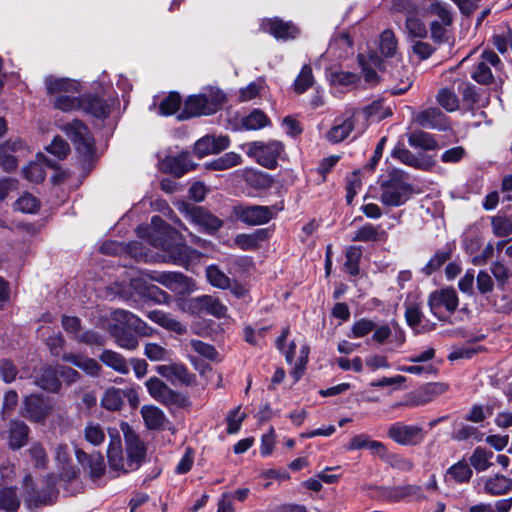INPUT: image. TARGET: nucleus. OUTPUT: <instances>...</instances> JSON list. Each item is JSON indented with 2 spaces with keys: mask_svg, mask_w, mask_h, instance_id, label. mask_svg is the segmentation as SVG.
<instances>
[{
  "mask_svg": "<svg viewBox=\"0 0 512 512\" xmlns=\"http://www.w3.org/2000/svg\"><path fill=\"white\" fill-rule=\"evenodd\" d=\"M150 278L178 294L190 293L195 289L193 281L179 272L154 273Z\"/></svg>",
  "mask_w": 512,
  "mask_h": 512,
  "instance_id": "14",
  "label": "nucleus"
},
{
  "mask_svg": "<svg viewBox=\"0 0 512 512\" xmlns=\"http://www.w3.org/2000/svg\"><path fill=\"white\" fill-rule=\"evenodd\" d=\"M266 82L263 78H258L249 83L246 87L240 89L239 99L242 102L250 101L256 98L260 92L265 88Z\"/></svg>",
  "mask_w": 512,
  "mask_h": 512,
  "instance_id": "61",
  "label": "nucleus"
},
{
  "mask_svg": "<svg viewBox=\"0 0 512 512\" xmlns=\"http://www.w3.org/2000/svg\"><path fill=\"white\" fill-rule=\"evenodd\" d=\"M242 163V157L236 152H227L217 159L206 163L210 170H227Z\"/></svg>",
  "mask_w": 512,
  "mask_h": 512,
  "instance_id": "44",
  "label": "nucleus"
},
{
  "mask_svg": "<svg viewBox=\"0 0 512 512\" xmlns=\"http://www.w3.org/2000/svg\"><path fill=\"white\" fill-rule=\"evenodd\" d=\"M414 120L424 128L445 130L448 127L446 116L437 108H428L419 112Z\"/></svg>",
  "mask_w": 512,
  "mask_h": 512,
  "instance_id": "25",
  "label": "nucleus"
},
{
  "mask_svg": "<svg viewBox=\"0 0 512 512\" xmlns=\"http://www.w3.org/2000/svg\"><path fill=\"white\" fill-rule=\"evenodd\" d=\"M76 458L80 464L87 466L92 478H99L105 471L104 458L100 454L87 455L84 451L77 449Z\"/></svg>",
  "mask_w": 512,
  "mask_h": 512,
  "instance_id": "32",
  "label": "nucleus"
},
{
  "mask_svg": "<svg viewBox=\"0 0 512 512\" xmlns=\"http://www.w3.org/2000/svg\"><path fill=\"white\" fill-rule=\"evenodd\" d=\"M108 331L111 334V336L114 337L115 342L119 347L127 350H135L137 348V338L130 332L126 331V328L119 325L118 323H109Z\"/></svg>",
  "mask_w": 512,
  "mask_h": 512,
  "instance_id": "34",
  "label": "nucleus"
},
{
  "mask_svg": "<svg viewBox=\"0 0 512 512\" xmlns=\"http://www.w3.org/2000/svg\"><path fill=\"white\" fill-rule=\"evenodd\" d=\"M405 33L410 41L422 39L427 36L425 24L415 15H407L405 21Z\"/></svg>",
  "mask_w": 512,
  "mask_h": 512,
  "instance_id": "46",
  "label": "nucleus"
},
{
  "mask_svg": "<svg viewBox=\"0 0 512 512\" xmlns=\"http://www.w3.org/2000/svg\"><path fill=\"white\" fill-rule=\"evenodd\" d=\"M44 82L54 108L62 112H73L82 109L83 96H76L80 92L78 81L49 75Z\"/></svg>",
  "mask_w": 512,
  "mask_h": 512,
  "instance_id": "3",
  "label": "nucleus"
},
{
  "mask_svg": "<svg viewBox=\"0 0 512 512\" xmlns=\"http://www.w3.org/2000/svg\"><path fill=\"white\" fill-rule=\"evenodd\" d=\"M426 11L429 14L436 15L443 25H450L452 23V15L447 5L438 0H427Z\"/></svg>",
  "mask_w": 512,
  "mask_h": 512,
  "instance_id": "56",
  "label": "nucleus"
},
{
  "mask_svg": "<svg viewBox=\"0 0 512 512\" xmlns=\"http://www.w3.org/2000/svg\"><path fill=\"white\" fill-rule=\"evenodd\" d=\"M351 42L347 35L343 34L339 37L335 38L328 46L327 51L320 57V59L325 58H335L340 59L343 58L346 54V50L350 48Z\"/></svg>",
  "mask_w": 512,
  "mask_h": 512,
  "instance_id": "43",
  "label": "nucleus"
},
{
  "mask_svg": "<svg viewBox=\"0 0 512 512\" xmlns=\"http://www.w3.org/2000/svg\"><path fill=\"white\" fill-rule=\"evenodd\" d=\"M492 231L497 237H507L512 233V219L494 216L491 219Z\"/></svg>",
  "mask_w": 512,
  "mask_h": 512,
  "instance_id": "62",
  "label": "nucleus"
},
{
  "mask_svg": "<svg viewBox=\"0 0 512 512\" xmlns=\"http://www.w3.org/2000/svg\"><path fill=\"white\" fill-rule=\"evenodd\" d=\"M29 427L22 421L13 420L10 422L8 431V444L13 450L20 449L28 441Z\"/></svg>",
  "mask_w": 512,
  "mask_h": 512,
  "instance_id": "31",
  "label": "nucleus"
},
{
  "mask_svg": "<svg viewBox=\"0 0 512 512\" xmlns=\"http://www.w3.org/2000/svg\"><path fill=\"white\" fill-rule=\"evenodd\" d=\"M327 79L333 86L353 87L359 82L357 74L347 71H333L327 74Z\"/></svg>",
  "mask_w": 512,
  "mask_h": 512,
  "instance_id": "50",
  "label": "nucleus"
},
{
  "mask_svg": "<svg viewBox=\"0 0 512 512\" xmlns=\"http://www.w3.org/2000/svg\"><path fill=\"white\" fill-rule=\"evenodd\" d=\"M459 304L456 291L453 288L436 290L429 295L428 305L431 313L440 320L444 319L442 310L453 313Z\"/></svg>",
  "mask_w": 512,
  "mask_h": 512,
  "instance_id": "10",
  "label": "nucleus"
},
{
  "mask_svg": "<svg viewBox=\"0 0 512 512\" xmlns=\"http://www.w3.org/2000/svg\"><path fill=\"white\" fill-rule=\"evenodd\" d=\"M346 261L344 268L352 276L359 274V262L362 257V248L360 246H350L346 250Z\"/></svg>",
  "mask_w": 512,
  "mask_h": 512,
  "instance_id": "54",
  "label": "nucleus"
},
{
  "mask_svg": "<svg viewBox=\"0 0 512 512\" xmlns=\"http://www.w3.org/2000/svg\"><path fill=\"white\" fill-rule=\"evenodd\" d=\"M379 49L383 56L392 58L395 62L394 67L389 71V80L398 81L391 87L393 94H402L406 92L412 83L409 71L403 65L401 59L397 58L398 41L391 29H386L380 34Z\"/></svg>",
  "mask_w": 512,
  "mask_h": 512,
  "instance_id": "4",
  "label": "nucleus"
},
{
  "mask_svg": "<svg viewBox=\"0 0 512 512\" xmlns=\"http://www.w3.org/2000/svg\"><path fill=\"white\" fill-rule=\"evenodd\" d=\"M131 286L139 294L151 299L157 304H168L170 296L155 285H147L142 278H133Z\"/></svg>",
  "mask_w": 512,
  "mask_h": 512,
  "instance_id": "28",
  "label": "nucleus"
},
{
  "mask_svg": "<svg viewBox=\"0 0 512 512\" xmlns=\"http://www.w3.org/2000/svg\"><path fill=\"white\" fill-rule=\"evenodd\" d=\"M450 258V253L447 251H437L427 264L422 268V273L429 276L439 270L443 264Z\"/></svg>",
  "mask_w": 512,
  "mask_h": 512,
  "instance_id": "64",
  "label": "nucleus"
},
{
  "mask_svg": "<svg viewBox=\"0 0 512 512\" xmlns=\"http://www.w3.org/2000/svg\"><path fill=\"white\" fill-rule=\"evenodd\" d=\"M53 405L49 399L36 394H30L23 399L21 414L34 423H44L51 414Z\"/></svg>",
  "mask_w": 512,
  "mask_h": 512,
  "instance_id": "8",
  "label": "nucleus"
},
{
  "mask_svg": "<svg viewBox=\"0 0 512 512\" xmlns=\"http://www.w3.org/2000/svg\"><path fill=\"white\" fill-rule=\"evenodd\" d=\"M387 434L390 439L400 445H417L424 439V432L421 426L407 425L403 422L392 424Z\"/></svg>",
  "mask_w": 512,
  "mask_h": 512,
  "instance_id": "12",
  "label": "nucleus"
},
{
  "mask_svg": "<svg viewBox=\"0 0 512 512\" xmlns=\"http://www.w3.org/2000/svg\"><path fill=\"white\" fill-rule=\"evenodd\" d=\"M241 124L245 130H258L267 126L269 119L262 111L253 110L242 119Z\"/></svg>",
  "mask_w": 512,
  "mask_h": 512,
  "instance_id": "55",
  "label": "nucleus"
},
{
  "mask_svg": "<svg viewBox=\"0 0 512 512\" xmlns=\"http://www.w3.org/2000/svg\"><path fill=\"white\" fill-rule=\"evenodd\" d=\"M55 497V481L53 478H48L42 490L32 489L31 491H27L25 503L29 509L38 508L42 505L51 504Z\"/></svg>",
  "mask_w": 512,
  "mask_h": 512,
  "instance_id": "22",
  "label": "nucleus"
},
{
  "mask_svg": "<svg viewBox=\"0 0 512 512\" xmlns=\"http://www.w3.org/2000/svg\"><path fill=\"white\" fill-rule=\"evenodd\" d=\"M62 358L64 361L75 365L91 376H98L100 373L101 366L98 364V362L82 354L65 353Z\"/></svg>",
  "mask_w": 512,
  "mask_h": 512,
  "instance_id": "33",
  "label": "nucleus"
},
{
  "mask_svg": "<svg viewBox=\"0 0 512 512\" xmlns=\"http://www.w3.org/2000/svg\"><path fill=\"white\" fill-rule=\"evenodd\" d=\"M144 355L151 361H167L170 360L172 353L157 343H147Z\"/></svg>",
  "mask_w": 512,
  "mask_h": 512,
  "instance_id": "60",
  "label": "nucleus"
},
{
  "mask_svg": "<svg viewBox=\"0 0 512 512\" xmlns=\"http://www.w3.org/2000/svg\"><path fill=\"white\" fill-rule=\"evenodd\" d=\"M120 428L125 438L126 457L123 456L121 438L117 429L108 430L110 441L107 457L112 469L126 473L137 469L141 465L146 449L128 423L122 422Z\"/></svg>",
  "mask_w": 512,
  "mask_h": 512,
  "instance_id": "1",
  "label": "nucleus"
},
{
  "mask_svg": "<svg viewBox=\"0 0 512 512\" xmlns=\"http://www.w3.org/2000/svg\"><path fill=\"white\" fill-rule=\"evenodd\" d=\"M500 63V59L493 51H484L481 61L476 65L471 76L481 84H488L492 81L493 75L490 66L496 67Z\"/></svg>",
  "mask_w": 512,
  "mask_h": 512,
  "instance_id": "20",
  "label": "nucleus"
},
{
  "mask_svg": "<svg viewBox=\"0 0 512 512\" xmlns=\"http://www.w3.org/2000/svg\"><path fill=\"white\" fill-rule=\"evenodd\" d=\"M473 471L469 464L464 461L452 465L446 472V481H454L456 483H465L472 477Z\"/></svg>",
  "mask_w": 512,
  "mask_h": 512,
  "instance_id": "42",
  "label": "nucleus"
},
{
  "mask_svg": "<svg viewBox=\"0 0 512 512\" xmlns=\"http://www.w3.org/2000/svg\"><path fill=\"white\" fill-rule=\"evenodd\" d=\"M83 433L85 440L94 446L102 444L105 440V432L102 426L95 422H89Z\"/></svg>",
  "mask_w": 512,
  "mask_h": 512,
  "instance_id": "58",
  "label": "nucleus"
},
{
  "mask_svg": "<svg viewBox=\"0 0 512 512\" xmlns=\"http://www.w3.org/2000/svg\"><path fill=\"white\" fill-rule=\"evenodd\" d=\"M392 156L401 161L402 163L414 168L425 170L429 167V163L427 160H425L422 157L414 155L412 152L401 146H397L394 148V150L392 151Z\"/></svg>",
  "mask_w": 512,
  "mask_h": 512,
  "instance_id": "39",
  "label": "nucleus"
},
{
  "mask_svg": "<svg viewBox=\"0 0 512 512\" xmlns=\"http://www.w3.org/2000/svg\"><path fill=\"white\" fill-rule=\"evenodd\" d=\"M266 238V232L264 230H256L253 233L246 234H238L234 243L244 251L254 250L258 247L259 243L262 242Z\"/></svg>",
  "mask_w": 512,
  "mask_h": 512,
  "instance_id": "40",
  "label": "nucleus"
},
{
  "mask_svg": "<svg viewBox=\"0 0 512 512\" xmlns=\"http://www.w3.org/2000/svg\"><path fill=\"white\" fill-rule=\"evenodd\" d=\"M58 373L59 371L52 367H45L41 370V373L36 376L34 383L46 391L57 392L61 386L57 378Z\"/></svg>",
  "mask_w": 512,
  "mask_h": 512,
  "instance_id": "37",
  "label": "nucleus"
},
{
  "mask_svg": "<svg viewBox=\"0 0 512 512\" xmlns=\"http://www.w3.org/2000/svg\"><path fill=\"white\" fill-rule=\"evenodd\" d=\"M314 83L312 69L309 65H304L296 77L293 87L297 93H303L308 90Z\"/></svg>",
  "mask_w": 512,
  "mask_h": 512,
  "instance_id": "59",
  "label": "nucleus"
},
{
  "mask_svg": "<svg viewBox=\"0 0 512 512\" xmlns=\"http://www.w3.org/2000/svg\"><path fill=\"white\" fill-rule=\"evenodd\" d=\"M147 317L164 329L174 332L178 335H183L187 332V327L183 323L176 320L174 317L164 311H150L147 314Z\"/></svg>",
  "mask_w": 512,
  "mask_h": 512,
  "instance_id": "29",
  "label": "nucleus"
},
{
  "mask_svg": "<svg viewBox=\"0 0 512 512\" xmlns=\"http://www.w3.org/2000/svg\"><path fill=\"white\" fill-rule=\"evenodd\" d=\"M159 165L161 171L176 177H181L195 168L187 153H181L178 156H168Z\"/></svg>",
  "mask_w": 512,
  "mask_h": 512,
  "instance_id": "21",
  "label": "nucleus"
},
{
  "mask_svg": "<svg viewBox=\"0 0 512 512\" xmlns=\"http://www.w3.org/2000/svg\"><path fill=\"white\" fill-rule=\"evenodd\" d=\"M157 373L169 380L172 384L189 385L194 380V375L189 373L187 367L182 363H171L167 365H159L156 367Z\"/></svg>",
  "mask_w": 512,
  "mask_h": 512,
  "instance_id": "19",
  "label": "nucleus"
},
{
  "mask_svg": "<svg viewBox=\"0 0 512 512\" xmlns=\"http://www.w3.org/2000/svg\"><path fill=\"white\" fill-rule=\"evenodd\" d=\"M99 359L104 365L120 374L126 375L130 371L127 360L120 353L113 350H104L99 356Z\"/></svg>",
  "mask_w": 512,
  "mask_h": 512,
  "instance_id": "36",
  "label": "nucleus"
},
{
  "mask_svg": "<svg viewBox=\"0 0 512 512\" xmlns=\"http://www.w3.org/2000/svg\"><path fill=\"white\" fill-rule=\"evenodd\" d=\"M412 194L413 188L402 172L394 171L380 182L379 200L385 206L399 207L405 204Z\"/></svg>",
  "mask_w": 512,
  "mask_h": 512,
  "instance_id": "5",
  "label": "nucleus"
},
{
  "mask_svg": "<svg viewBox=\"0 0 512 512\" xmlns=\"http://www.w3.org/2000/svg\"><path fill=\"white\" fill-rule=\"evenodd\" d=\"M112 104L98 96L84 95L81 110L95 118L104 119L110 114Z\"/></svg>",
  "mask_w": 512,
  "mask_h": 512,
  "instance_id": "27",
  "label": "nucleus"
},
{
  "mask_svg": "<svg viewBox=\"0 0 512 512\" xmlns=\"http://www.w3.org/2000/svg\"><path fill=\"white\" fill-rule=\"evenodd\" d=\"M202 93L206 98L209 115L216 113L227 100L225 93L218 88L208 87Z\"/></svg>",
  "mask_w": 512,
  "mask_h": 512,
  "instance_id": "48",
  "label": "nucleus"
},
{
  "mask_svg": "<svg viewBox=\"0 0 512 512\" xmlns=\"http://www.w3.org/2000/svg\"><path fill=\"white\" fill-rule=\"evenodd\" d=\"M249 157L256 160L261 166L273 169L277 165V159L283 151V145L277 140L268 142L255 141L243 145Z\"/></svg>",
  "mask_w": 512,
  "mask_h": 512,
  "instance_id": "6",
  "label": "nucleus"
},
{
  "mask_svg": "<svg viewBox=\"0 0 512 512\" xmlns=\"http://www.w3.org/2000/svg\"><path fill=\"white\" fill-rule=\"evenodd\" d=\"M141 415L148 429H160L166 422L163 411L153 405L143 406L141 408Z\"/></svg>",
  "mask_w": 512,
  "mask_h": 512,
  "instance_id": "38",
  "label": "nucleus"
},
{
  "mask_svg": "<svg viewBox=\"0 0 512 512\" xmlns=\"http://www.w3.org/2000/svg\"><path fill=\"white\" fill-rule=\"evenodd\" d=\"M208 109L206 98L203 93L192 95L185 101L184 109L181 115H179V118L186 119L201 115H209Z\"/></svg>",
  "mask_w": 512,
  "mask_h": 512,
  "instance_id": "30",
  "label": "nucleus"
},
{
  "mask_svg": "<svg viewBox=\"0 0 512 512\" xmlns=\"http://www.w3.org/2000/svg\"><path fill=\"white\" fill-rule=\"evenodd\" d=\"M63 130L74 142L76 149L83 155H90L93 151L94 140L85 124L74 120L63 127Z\"/></svg>",
  "mask_w": 512,
  "mask_h": 512,
  "instance_id": "13",
  "label": "nucleus"
},
{
  "mask_svg": "<svg viewBox=\"0 0 512 512\" xmlns=\"http://www.w3.org/2000/svg\"><path fill=\"white\" fill-rule=\"evenodd\" d=\"M388 237L381 225L366 223L360 226L351 236L353 242H384Z\"/></svg>",
  "mask_w": 512,
  "mask_h": 512,
  "instance_id": "26",
  "label": "nucleus"
},
{
  "mask_svg": "<svg viewBox=\"0 0 512 512\" xmlns=\"http://www.w3.org/2000/svg\"><path fill=\"white\" fill-rule=\"evenodd\" d=\"M183 212L188 220L207 232L216 231L222 226V221L218 217L202 207L189 204L183 205Z\"/></svg>",
  "mask_w": 512,
  "mask_h": 512,
  "instance_id": "16",
  "label": "nucleus"
},
{
  "mask_svg": "<svg viewBox=\"0 0 512 512\" xmlns=\"http://www.w3.org/2000/svg\"><path fill=\"white\" fill-rule=\"evenodd\" d=\"M208 313L217 318L225 317L227 307L221 301L211 295L202 296V313Z\"/></svg>",
  "mask_w": 512,
  "mask_h": 512,
  "instance_id": "52",
  "label": "nucleus"
},
{
  "mask_svg": "<svg viewBox=\"0 0 512 512\" xmlns=\"http://www.w3.org/2000/svg\"><path fill=\"white\" fill-rule=\"evenodd\" d=\"M40 202L29 193L23 194L16 202L15 209L28 214L36 213L39 210Z\"/></svg>",
  "mask_w": 512,
  "mask_h": 512,
  "instance_id": "63",
  "label": "nucleus"
},
{
  "mask_svg": "<svg viewBox=\"0 0 512 512\" xmlns=\"http://www.w3.org/2000/svg\"><path fill=\"white\" fill-rule=\"evenodd\" d=\"M149 394L157 401L164 404H175L178 402L179 394L169 388L162 380L152 377L146 381Z\"/></svg>",
  "mask_w": 512,
  "mask_h": 512,
  "instance_id": "23",
  "label": "nucleus"
},
{
  "mask_svg": "<svg viewBox=\"0 0 512 512\" xmlns=\"http://www.w3.org/2000/svg\"><path fill=\"white\" fill-rule=\"evenodd\" d=\"M139 237L147 238L154 247H159L169 253V259L176 265H186L195 251L184 244L171 245L176 231L167 225L159 216H153L149 226L137 228Z\"/></svg>",
  "mask_w": 512,
  "mask_h": 512,
  "instance_id": "2",
  "label": "nucleus"
},
{
  "mask_svg": "<svg viewBox=\"0 0 512 512\" xmlns=\"http://www.w3.org/2000/svg\"><path fill=\"white\" fill-rule=\"evenodd\" d=\"M261 30L282 41L295 39L299 35V29L293 23L285 22L279 18L263 20Z\"/></svg>",
  "mask_w": 512,
  "mask_h": 512,
  "instance_id": "17",
  "label": "nucleus"
},
{
  "mask_svg": "<svg viewBox=\"0 0 512 512\" xmlns=\"http://www.w3.org/2000/svg\"><path fill=\"white\" fill-rule=\"evenodd\" d=\"M512 489V479L501 474L488 477L484 481V491L493 496L508 493Z\"/></svg>",
  "mask_w": 512,
  "mask_h": 512,
  "instance_id": "35",
  "label": "nucleus"
},
{
  "mask_svg": "<svg viewBox=\"0 0 512 512\" xmlns=\"http://www.w3.org/2000/svg\"><path fill=\"white\" fill-rule=\"evenodd\" d=\"M124 395L125 394L120 389L111 387L105 391L101 399V404L107 410H118L124 403Z\"/></svg>",
  "mask_w": 512,
  "mask_h": 512,
  "instance_id": "53",
  "label": "nucleus"
},
{
  "mask_svg": "<svg viewBox=\"0 0 512 512\" xmlns=\"http://www.w3.org/2000/svg\"><path fill=\"white\" fill-rule=\"evenodd\" d=\"M493 455L492 451L477 447L470 457V464L479 472L485 471L492 465L491 459Z\"/></svg>",
  "mask_w": 512,
  "mask_h": 512,
  "instance_id": "51",
  "label": "nucleus"
},
{
  "mask_svg": "<svg viewBox=\"0 0 512 512\" xmlns=\"http://www.w3.org/2000/svg\"><path fill=\"white\" fill-rule=\"evenodd\" d=\"M20 498L16 489L13 487H4L0 489V511L16 512L20 507Z\"/></svg>",
  "mask_w": 512,
  "mask_h": 512,
  "instance_id": "45",
  "label": "nucleus"
},
{
  "mask_svg": "<svg viewBox=\"0 0 512 512\" xmlns=\"http://www.w3.org/2000/svg\"><path fill=\"white\" fill-rule=\"evenodd\" d=\"M206 276L209 283L219 289H228L231 282L228 276L224 274L217 266L211 265L206 268Z\"/></svg>",
  "mask_w": 512,
  "mask_h": 512,
  "instance_id": "57",
  "label": "nucleus"
},
{
  "mask_svg": "<svg viewBox=\"0 0 512 512\" xmlns=\"http://www.w3.org/2000/svg\"><path fill=\"white\" fill-rule=\"evenodd\" d=\"M382 495L385 498L384 500L390 502H399L402 500L420 501L425 498L422 486L413 484L386 488Z\"/></svg>",
  "mask_w": 512,
  "mask_h": 512,
  "instance_id": "18",
  "label": "nucleus"
},
{
  "mask_svg": "<svg viewBox=\"0 0 512 512\" xmlns=\"http://www.w3.org/2000/svg\"><path fill=\"white\" fill-rule=\"evenodd\" d=\"M234 215L249 226H258L268 223L275 216V211L268 206L238 205L234 207Z\"/></svg>",
  "mask_w": 512,
  "mask_h": 512,
  "instance_id": "9",
  "label": "nucleus"
},
{
  "mask_svg": "<svg viewBox=\"0 0 512 512\" xmlns=\"http://www.w3.org/2000/svg\"><path fill=\"white\" fill-rule=\"evenodd\" d=\"M361 116L362 113L358 110L345 111L334 119L330 130L326 133V139L331 143H339L347 139L353 131L362 133L363 129L358 127Z\"/></svg>",
  "mask_w": 512,
  "mask_h": 512,
  "instance_id": "7",
  "label": "nucleus"
},
{
  "mask_svg": "<svg viewBox=\"0 0 512 512\" xmlns=\"http://www.w3.org/2000/svg\"><path fill=\"white\" fill-rule=\"evenodd\" d=\"M449 385L443 382L428 383L411 393L408 400L404 403L408 407L424 406L433 401L436 397L448 391Z\"/></svg>",
  "mask_w": 512,
  "mask_h": 512,
  "instance_id": "15",
  "label": "nucleus"
},
{
  "mask_svg": "<svg viewBox=\"0 0 512 512\" xmlns=\"http://www.w3.org/2000/svg\"><path fill=\"white\" fill-rule=\"evenodd\" d=\"M408 143L413 148L421 150H434L437 147V142L434 138L426 132L415 131L408 135Z\"/></svg>",
  "mask_w": 512,
  "mask_h": 512,
  "instance_id": "47",
  "label": "nucleus"
},
{
  "mask_svg": "<svg viewBox=\"0 0 512 512\" xmlns=\"http://www.w3.org/2000/svg\"><path fill=\"white\" fill-rule=\"evenodd\" d=\"M44 155H38L36 161L29 163L24 168V175L27 180L35 183H39L45 178V169H44Z\"/></svg>",
  "mask_w": 512,
  "mask_h": 512,
  "instance_id": "49",
  "label": "nucleus"
},
{
  "mask_svg": "<svg viewBox=\"0 0 512 512\" xmlns=\"http://www.w3.org/2000/svg\"><path fill=\"white\" fill-rule=\"evenodd\" d=\"M358 62L361 66L365 82L369 86L377 85L380 80H385V74L392 61L383 62L377 55L371 54L368 57L359 54Z\"/></svg>",
  "mask_w": 512,
  "mask_h": 512,
  "instance_id": "11",
  "label": "nucleus"
},
{
  "mask_svg": "<svg viewBox=\"0 0 512 512\" xmlns=\"http://www.w3.org/2000/svg\"><path fill=\"white\" fill-rule=\"evenodd\" d=\"M23 147V142L20 140L9 141L4 145L0 146V165L4 170L10 171L13 170L16 165V159L14 156L10 155L9 152L17 151Z\"/></svg>",
  "mask_w": 512,
  "mask_h": 512,
  "instance_id": "41",
  "label": "nucleus"
},
{
  "mask_svg": "<svg viewBox=\"0 0 512 512\" xmlns=\"http://www.w3.org/2000/svg\"><path fill=\"white\" fill-rule=\"evenodd\" d=\"M112 320L123 326L124 328H128L134 330L135 332L142 335H149L152 330L148 325L141 320L138 316L126 310H115L112 313Z\"/></svg>",
  "mask_w": 512,
  "mask_h": 512,
  "instance_id": "24",
  "label": "nucleus"
}]
</instances>
